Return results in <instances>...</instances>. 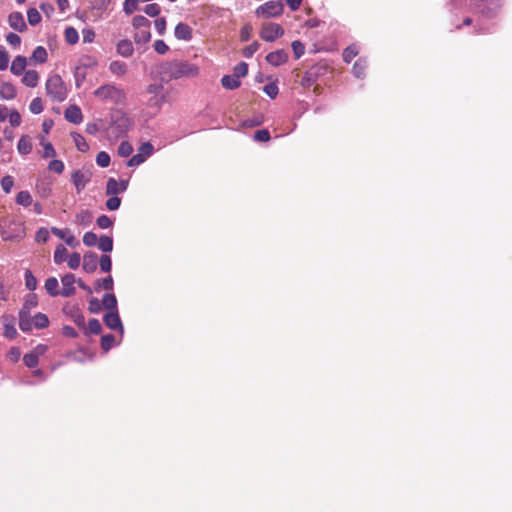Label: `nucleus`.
Returning a JSON list of instances; mask_svg holds the SVG:
<instances>
[{
  "label": "nucleus",
  "instance_id": "obj_50",
  "mask_svg": "<svg viewBox=\"0 0 512 512\" xmlns=\"http://www.w3.org/2000/svg\"><path fill=\"white\" fill-rule=\"evenodd\" d=\"M133 152V146L128 141H122L118 147V154L121 157H129Z\"/></svg>",
  "mask_w": 512,
  "mask_h": 512
},
{
  "label": "nucleus",
  "instance_id": "obj_17",
  "mask_svg": "<svg viewBox=\"0 0 512 512\" xmlns=\"http://www.w3.org/2000/svg\"><path fill=\"white\" fill-rule=\"evenodd\" d=\"M8 23L16 31L23 32L26 29L24 17L20 12H12L8 17Z\"/></svg>",
  "mask_w": 512,
  "mask_h": 512
},
{
  "label": "nucleus",
  "instance_id": "obj_5",
  "mask_svg": "<svg viewBox=\"0 0 512 512\" xmlns=\"http://www.w3.org/2000/svg\"><path fill=\"white\" fill-rule=\"evenodd\" d=\"M26 236V227L23 222L11 221L1 230V237L4 241H20Z\"/></svg>",
  "mask_w": 512,
  "mask_h": 512
},
{
  "label": "nucleus",
  "instance_id": "obj_35",
  "mask_svg": "<svg viewBox=\"0 0 512 512\" xmlns=\"http://www.w3.org/2000/svg\"><path fill=\"white\" fill-rule=\"evenodd\" d=\"M113 125H115L120 133L126 132L130 125L131 121L130 118L126 114H121L114 122Z\"/></svg>",
  "mask_w": 512,
  "mask_h": 512
},
{
  "label": "nucleus",
  "instance_id": "obj_39",
  "mask_svg": "<svg viewBox=\"0 0 512 512\" xmlns=\"http://www.w3.org/2000/svg\"><path fill=\"white\" fill-rule=\"evenodd\" d=\"M48 325L49 319L46 314L39 312L33 317L32 328L35 327L37 329H44L48 327Z\"/></svg>",
  "mask_w": 512,
  "mask_h": 512
},
{
  "label": "nucleus",
  "instance_id": "obj_3",
  "mask_svg": "<svg viewBox=\"0 0 512 512\" xmlns=\"http://www.w3.org/2000/svg\"><path fill=\"white\" fill-rule=\"evenodd\" d=\"M471 7L483 19H492L501 8V0H471Z\"/></svg>",
  "mask_w": 512,
  "mask_h": 512
},
{
  "label": "nucleus",
  "instance_id": "obj_49",
  "mask_svg": "<svg viewBox=\"0 0 512 512\" xmlns=\"http://www.w3.org/2000/svg\"><path fill=\"white\" fill-rule=\"evenodd\" d=\"M25 285L29 291H34L37 287V279L29 269L25 271Z\"/></svg>",
  "mask_w": 512,
  "mask_h": 512
},
{
  "label": "nucleus",
  "instance_id": "obj_51",
  "mask_svg": "<svg viewBox=\"0 0 512 512\" xmlns=\"http://www.w3.org/2000/svg\"><path fill=\"white\" fill-rule=\"evenodd\" d=\"M248 74V65L245 62L238 63L233 69V75L239 80Z\"/></svg>",
  "mask_w": 512,
  "mask_h": 512
},
{
  "label": "nucleus",
  "instance_id": "obj_27",
  "mask_svg": "<svg viewBox=\"0 0 512 512\" xmlns=\"http://www.w3.org/2000/svg\"><path fill=\"white\" fill-rule=\"evenodd\" d=\"M221 85L227 90H234L240 87L241 81L234 75H224L221 78Z\"/></svg>",
  "mask_w": 512,
  "mask_h": 512
},
{
  "label": "nucleus",
  "instance_id": "obj_58",
  "mask_svg": "<svg viewBox=\"0 0 512 512\" xmlns=\"http://www.w3.org/2000/svg\"><path fill=\"white\" fill-rule=\"evenodd\" d=\"M74 78L76 82V86L80 87L83 81L86 78V69L85 67L77 66L74 71Z\"/></svg>",
  "mask_w": 512,
  "mask_h": 512
},
{
  "label": "nucleus",
  "instance_id": "obj_63",
  "mask_svg": "<svg viewBox=\"0 0 512 512\" xmlns=\"http://www.w3.org/2000/svg\"><path fill=\"white\" fill-rule=\"evenodd\" d=\"M138 152L143 155L144 158H148L151 156L154 152V147L150 142H144L141 144V146L138 148Z\"/></svg>",
  "mask_w": 512,
  "mask_h": 512
},
{
  "label": "nucleus",
  "instance_id": "obj_55",
  "mask_svg": "<svg viewBox=\"0 0 512 512\" xmlns=\"http://www.w3.org/2000/svg\"><path fill=\"white\" fill-rule=\"evenodd\" d=\"M48 169L57 174H61V173H63V171L65 169V165L62 160L53 159L49 162Z\"/></svg>",
  "mask_w": 512,
  "mask_h": 512
},
{
  "label": "nucleus",
  "instance_id": "obj_57",
  "mask_svg": "<svg viewBox=\"0 0 512 512\" xmlns=\"http://www.w3.org/2000/svg\"><path fill=\"white\" fill-rule=\"evenodd\" d=\"M23 361L28 368H35L39 364V358L32 352L25 354Z\"/></svg>",
  "mask_w": 512,
  "mask_h": 512
},
{
  "label": "nucleus",
  "instance_id": "obj_30",
  "mask_svg": "<svg viewBox=\"0 0 512 512\" xmlns=\"http://www.w3.org/2000/svg\"><path fill=\"white\" fill-rule=\"evenodd\" d=\"M22 82L28 87H36L39 82V75L35 70H28L24 73Z\"/></svg>",
  "mask_w": 512,
  "mask_h": 512
},
{
  "label": "nucleus",
  "instance_id": "obj_7",
  "mask_svg": "<svg viewBox=\"0 0 512 512\" xmlns=\"http://www.w3.org/2000/svg\"><path fill=\"white\" fill-rule=\"evenodd\" d=\"M284 35V29L277 23L268 22L262 25L260 37L266 42H274Z\"/></svg>",
  "mask_w": 512,
  "mask_h": 512
},
{
  "label": "nucleus",
  "instance_id": "obj_46",
  "mask_svg": "<svg viewBox=\"0 0 512 512\" xmlns=\"http://www.w3.org/2000/svg\"><path fill=\"white\" fill-rule=\"evenodd\" d=\"M358 54V48L356 45H350L343 51V60L346 63H350Z\"/></svg>",
  "mask_w": 512,
  "mask_h": 512
},
{
  "label": "nucleus",
  "instance_id": "obj_12",
  "mask_svg": "<svg viewBox=\"0 0 512 512\" xmlns=\"http://www.w3.org/2000/svg\"><path fill=\"white\" fill-rule=\"evenodd\" d=\"M74 274L68 273L61 277L62 289L61 296L70 297L75 294L74 284L76 283Z\"/></svg>",
  "mask_w": 512,
  "mask_h": 512
},
{
  "label": "nucleus",
  "instance_id": "obj_2",
  "mask_svg": "<svg viewBox=\"0 0 512 512\" xmlns=\"http://www.w3.org/2000/svg\"><path fill=\"white\" fill-rule=\"evenodd\" d=\"M95 97L104 102H110L115 105L122 104L126 99L124 90L112 84H104L94 91Z\"/></svg>",
  "mask_w": 512,
  "mask_h": 512
},
{
  "label": "nucleus",
  "instance_id": "obj_59",
  "mask_svg": "<svg viewBox=\"0 0 512 512\" xmlns=\"http://www.w3.org/2000/svg\"><path fill=\"white\" fill-rule=\"evenodd\" d=\"M98 237L94 232L88 231L83 236V243L87 247H93L97 244Z\"/></svg>",
  "mask_w": 512,
  "mask_h": 512
},
{
  "label": "nucleus",
  "instance_id": "obj_53",
  "mask_svg": "<svg viewBox=\"0 0 512 512\" xmlns=\"http://www.w3.org/2000/svg\"><path fill=\"white\" fill-rule=\"evenodd\" d=\"M260 44L258 41L252 42L242 50V55L245 58H251L259 49Z\"/></svg>",
  "mask_w": 512,
  "mask_h": 512
},
{
  "label": "nucleus",
  "instance_id": "obj_56",
  "mask_svg": "<svg viewBox=\"0 0 512 512\" xmlns=\"http://www.w3.org/2000/svg\"><path fill=\"white\" fill-rule=\"evenodd\" d=\"M143 11L149 17H157L161 12V8L157 3H151V4H147L144 7Z\"/></svg>",
  "mask_w": 512,
  "mask_h": 512
},
{
  "label": "nucleus",
  "instance_id": "obj_61",
  "mask_svg": "<svg viewBox=\"0 0 512 512\" xmlns=\"http://www.w3.org/2000/svg\"><path fill=\"white\" fill-rule=\"evenodd\" d=\"M291 46H292V50H293L295 59H299L302 55H304L305 46L301 41L295 40L292 42Z\"/></svg>",
  "mask_w": 512,
  "mask_h": 512
},
{
  "label": "nucleus",
  "instance_id": "obj_28",
  "mask_svg": "<svg viewBox=\"0 0 512 512\" xmlns=\"http://www.w3.org/2000/svg\"><path fill=\"white\" fill-rule=\"evenodd\" d=\"M45 289L47 293L52 297L61 295V290H59V283L55 277H50L45 281Z\"/></svg>",
  "mask_w": 512,
  "mask_h": 512
},
{
  "label": "nucleus",
  "instance_id": "obj_31",
  "mask_svg": "<svg viewBox=\"0 0 512 512\" xmlns=\"http://www.w3.org/2000/svg\"><path fill=\"white\" fill-rule=\"evenodd\" d=\"M17 150L22 155H27L32 151V143L27 135L21 136L17 144Z\"/></svg>",
  "mask_w": 512,
  "mask_h": 512
},
{
  "label": "nucleus",
  "instance_id": "obj_47",
  "mask_svg": "<svg viewBox=\"0 0 512 512\" xmlns=\"http://www.w3.org/2000/svg\"><path fill=\"white\" fill-rule=\"evenodd\" d=\"M67 265L70 269H77L80 266L81 263V256L79 253L74 252L67 256L66 260Z\"/></svg>",
  "mask_w": 512,
  "mask_h": 512
},
{
  "label": "nucleus",
  "instance_id": "obj_11",
  "mask_svg": "<svg viewBox=\"0 0 512 512\" xmlns=\"http://www.w3.org/2000/svg\"><path fill=\"white\" fill-rule=\"evenodd\" d=\"M63 312L81 329H85V317L77 305L64 306Z\"/></svg>",
  "mask_w": 512,
  "mask_h": 512
},
{
  "label": "nucleus",
  "instance_id": "obj_20",
  "mask_svg": "<svg viewBox=\"0 0 512 512\" xmlns=\"http://www.w3.org/2000/svg\"><path fill=\"white\" fill-rule=\"evenodd\" d=\"M51 232L58 238L63 239L65 243L72 248H75L79 244V242L73 235L68 234V231L62 230L57 227H52Z\"/></svg>",
  "mask_w": 512,
  "mask_h": 512
},
{
  "label": "nucleus",
  "instance_id": "obj_32",
  "mask_svg": "<svg viewBox=\"0 0 512 512\" xmlns=\"http://www.w3.org/2000/svg\"><path fill=\"white\" fill-rule=\"evenodd\" d=\"M109 71L116 76H123L127 72V65L122 61H112L109 64Z\"/></svg>",
  "mask_w": 512,
  "mask_h": 512
},
{
  "label": "nucleus",
  "instance_id": "obj_19",
  "mask_svg": "<svg viewBox=\"0 0 512 512\" xmlns=\"http://www.w3.org/2000/svg\"><path fill=\"white\" fill-rule=\"evenodd\" d=\"M65 119L73 124H80L83 120L81 109L76 105H71L65 110Z\"/></svg>",
  "mask_w": 512,
  "mask_h": 512
},
{
  "label": "nucleus",
  "instance_id": "obj_21",
  "mask_svg": "<svg viewBox=\"0 0 512 512\" xmlns=\"http://www.w3.org/2000/svg\"><path fill=\"white\" fill-rule=\"evenodd\" d=\"M19 328L23 332H30L32 330L33 318L31 317L30 311L20 310L19 311Z\"/></svg>",
  "mask_w": 512,
  "mask_h": 512
},
{
  "label": "nucleus",
  "instance_id": "obj_48",
  "mask_svg": "<svg viewBox=\"0 0 512 512\" xmlns=\"http://www.w3.org/2000/svg\"><path fill=\"white\" fill-rule=\"evenodd\" d=\"M27 19L31 26H35L40 23L41 15L36 8H30L27 11Z\"/></svg>",
  "mask_w": 512,
  "mask_h": 512
},
{
  "label": "nucleus",
  "instance_id": "obj_54",
  "mask_svg": "<svg viewBox=\"0 0 512 512\" xmlns=\"http://www.w3.org/2000/svg\"><path fill=\"white\" fill-rule=\"evenodd\" d=\"M110 160V155L105 151L99 152L96 156V163L98 166L102 168L108 167L110 164Z\"/></svg>",
  "mask_w": 512,
  "mask_h": 512
},
{
  "label": "nucleus",
  "instance_id": "obj_16",
  "mask_svg": "<svg viewBox=\"0 0 512 512\" xmlns=\"http://www.w3.org/2000/svg\"><path fill=\"white\" fill-rule=\"evenodd\" d=\"M176 39L182 41H190L193 37L192 28L183 22L178 23L174 29Z\"/></svg>",
  "mask_w": 512,
  "mask_h": 512
},
{
  "label": "nucleus",
  "instance_id": "obj_29",
  "mask_svg": "<svg viewBox=\"0 0 512 512\" xmlns=\"http://www.w3.org/2000/svg\"><path fill=\"white\" fill-rule=\"evenodd\" d=\"M134 42L138 45H143L151 40L150 29H136L134 34Z\"/></svg>",
  "mask_w": 512,
  "mask_h": 512
},
{
  "label": "nucleus",
  "instance_id": "obj_22",
  "mask_svg": "<svg viewBox=\"0 0 512 512\" xmlns=\"http://www.w3.org/2000/svg\"><path fill=\"white\" fill-rule=\"evenodd\" d=\"M116 51L122 57L128 58L133 55V52H134L133 44L128 39L120 40L116 45Z\"/></svg>",
  "mask_w": 512,
  "mask_h": 512
},
{
  "label": "nucleus",
  "instance_id": "obj_36",
  "mask_svg": "<svg viewBox=\"0 0 512 512\" xmlns=\"http://www.w3.org/2000/svg\"><path fill=\"white\" fill-rule=\"evenodd\" d=\"M16 203L23 207L32 205L33 199L29 191L23 190L16 195Z\"/></svg>",
  "mask_w": 512,
  "mask_h": 512
},
{
  "label": "nucleus",
  "instance_id": "obj_9",
  "mask_svg": "<svg viewBox=\"0 0 512 512\" xmlns=\"http://www.w3.org/2000/svg\"><path fill=\"white\" fill-rule=\"evenodd\" d=\"M128 188V180H116L115 178H109L106 183V195L117 196L118 194L124 193Z\"/></svg>",
  "mask_w": 512,
  "mask_h": 512
},
{
  "label": "nucleus",
  "instance_id": "obj_34",
  "mask_svg": "<svg viewBox=\"0 0 512 512\" xmlns=\"http://www.w3.org/2000/svg\"><path fill=\"white\" fill-rule=\"evenodd\" d=\"M71 137L75 143L76 148L80 152H87L89 150V145L83 135L77 132H73L71 133Z\"/></svg>",
  "mask_w": 512,
  "mask_h": 512
},
{
  "label": "nucleus",
  "instance_id": "obj_23",
  "mask_svg": "<svg viewBox=\"0 0 512 512\" xmlns=\"http://www.w3.org/2000/svg\"><path fill=\"white\" fill-rule=\"evenodd\" d=\"M16 97V89L10 82H3L0 85V98L2 100H12Z\"/></svg>",
  "mask_w": 512,
  "mask_h": 512
},
{
  "label": "nucleus",
  "instance_id": "obj_1",
  "mask_svg": "<svg viewBox=\"0 0 512 512\" xmlns=\"http://www.w3.org/2000/svg\"><path fill=\"white\" fill-rule=\"evenodd\" d=\"M199 73L196 65L184 60H172L160 66V74L168 80L195 77Z\"/></svg>",
  "mask_w": 512,
  "mask_h": 512
},
{
  "label": "nucleus",
  "instance_id": "obj_25",
  "mask_svg": "<svg viewBox=\"0 0 512 512\" xmlns=\"http://www.w3.org/2000/svg\"><path fill=\"white\" fill-rule=\"evenodd\" d=\"M114 288V280L111 275L105 278L98 279L94 283V291L99 292L101 289L112 291Z\"/></svg>",
  "mask_w": 512,
  "mask_h": 512
},
{
  "label": "nucleus",
  "instance_id": "obj_37",
  "mask_svg": "<svg viewBox=\"0 0 512 512\" xmlns=\"http://www.w3.org/2000/svg\"><path fill=\"white\" fill-rule=\"evenodd\" d=\"M83 330L86 335H88V334L98 335L102 331V326L98 319L92 318L88 322V327L85 326V329H83Z\"/></svg>",
  "mask_w": 512,
  "mask_h": 512
},
{
  "label": "nucleus",
  "instance_id": "obj_10",
  "mask_svg": "<svg viewBox=\"0 0 512 512\" xmlns=\"http://www.w3.org/2000/svg\"><path fill=\"white\" fill-rule=\"evenodd\" d=\"M103 321L109 329L119 331L121 335L124 334V327L118 311L107 312L103 317Z\"/></svg>",
  "mask_w": 512,
  "mask_h": 512
},
{
  "label": "nucleus",
  "instance_id": "obj_41",
  "mask_svg": "<svg viewBox=\"0 0 512 512\" xmlns=\"http://www.w3.org/2000/svg\"><path fill=\"white\" fill-rule=\"evenodd\" d=\"M132 25L136 29H150L151 22L142 15L134 16L132 19Z\"/></svg>",
  "mask_w": 512,
  "mask_h": 512
},
{
  "label": "nucleus",
  "instance_id": "obj_44",
  "mask_svg": "<svg viewBox=\"0 0 512 512\" xmlns=\"http://www.w3.org/2000/svg\"><path fill=\"white\" fill-rule=\"evenodd\" d=\"M98 265L100 266V270L104 273H109L112 269V260L111 257L107 254H103L98 259Z\"/></svg>",
  "mask_w": 512,
  "mask_h": 512
},
{
  "label": "nucleus",
  "instance_id": "obj_33",
  "mask_svg": "<svg viewBox=\"0 0 512 512\" xmlns=\"http://www.w3.org/2000/svg\"><path fill=\"white\" fill-rule=\"evenodd\" d=\"M367 68V61L364 58H359L352 67L353 75L357 78H363L365 76V70Z\"/></svg>",
  "mask_w": 512,
  "mask_h": 512
},
{
  "label": "nucleus",
  "instance_id": "obj_40",
  "mask_svg": "<svg viewBox=\"0 0 512 512\" xmlns=\"http://www.w3.org/2000/svg\"><path fill=\"white\" fill-rule=\"evenodd\" d=\"M67 249L63 244H58L56 246V249L54 251V262L55 264H61L63 263L67 258Z\"/></svg>",
  "mask_w": 512,
  "mask_h": 512
},
{
  "label": "nucleus",
  "instance_id": "obj_45",
  "mask_svg": "<svg viewBox=\"0 0 512 512\" xmlns=\"http://www.w3.org/2000/svg\"><path fill=\"white\" fill-rule=\"evenodd\" d=\"M76 221L82 226H88L92 221V213L89 210H82L76 215Z\"/></svg>",
  "mask_w": 512,
  "mask_h": 512
},
{
  "label": "nucleus",
  "instance_id": "obj_52",
  "mask_svg": "<svg viewBox=\"0 0 512 512\" xmlns=\"http://www.w3.org/2000/svg\"><path fill=\"white\" fill-rule=\"evenodd\" d=\"M115 342V336L113 334L103 335L101 338V348L104 351H109Z\"/></svg>",
  "mask_w": 512,
  "mask_h": 512
},
{
  "label": "nucleus",
  "instance_id": "obj_4",
  "mask_svg": "<svg viewBox=\"0 0 512 512\" xmlns=\"http://www.w3.org/2000/svg\"><path fill=\"white\" fill-rule=\"evenodd\" d=\"M46 92L54 101L62 102L67 97V90L60 75H51L46 81Z\"/></svg>",
  "mask_w": 512,
  "mask_h": 512
},
{
  "label": "nucleus",
  "instance_id": "obj_18",
  "mask_svg": "<svg viewBox=\"0 0 512 512\" xmlns=\"http://www.w3.org/2000/svg\"><path fill=\"white\" fill-rule=\"evenodd\" d=\"M3 335L8 339H13L17 336V330L15 328V319L11 315L3 316Z\"/></svg>",
  "mask_w": 512,
  "mask_h": 512
},
{
  "label": "nucleus",
  "instance_id": "obj_43",
  "mask_svg": "<svg viewBox=\"0 0 512 512\" xmlns=\"http://www.w3.org/2000/svg\"><path fill=\"white\" fill-rule=\"evenodd\" d=\"M65 40L68 44H76L79 40L78 31L74 27H67L64 32Z\"/></svg>",
  "mask_w": 512,
  "mask_h": 512
},
{
  "label": "nucleus",
  "instance_id": "obj_15",
  "mask_svg": "<svg viewBox=\"0 0 512 512\" xmlns=\"http://www.w3.org/2000/svg\"><path fill=\"white\" fill-rule=\"evenodd\" d=\"M35 189L40 198L46 199L52 194V182L48 179H37Z\"/></svg>",
  "mask_w": 512,
  "mask_h": 512
},
{
  "label": "nucleus",
  "instance_id": "obj_8",
  "mask_svg": "<svg viewBox=\"0 0 512 512\" xmlns=\"http://www.w3.org/2000/svg\"><path fill=\"white\" fill-rule=\"evenodd\" d=\"M92 174L86 169H77L71 173V182L75 186L77 193H81L86 185L91 181Z\"/></svg>",
  "mask_w": 512,
  "mask_h": 512
},
{
  "label": "nucleus",
  "instance_id": "obj_38",
  "mask_svg": "<svg viewBox=\"0 0 512 512\" xmlns=\"http://www.w3.org/2000/svg\"><path fill=\"white\" fill-rule=\"evenodd\" d=\"M97 244L98 248L105 253L111 252L113 250V239L107 235H102L98 239Z\"/></svg>",
  "mask_w": 512,
  "mask_h": 512
},
{
  "label": "nucleus",
  "instance_id": "obj_62",
  "mask_svg": "<svg viewBox=\"0 0 512 512\" xmlns=\"http://www.w3.org/2000/svg\"><path fill=\"white\" fill-rule=\"evenodd\" d=\"M263 91L268 97L274 99L279 93V88L276 83H268L264 86Z\"/></svg>",
  "mask_w": 512,
  "mask_h": 512
},
{
  "label": "nucleus",
  "instance_id": "obj_24",
  "mask_svg": "<svg viewBox=\"0 0 512 512\" xmlns=\"http://www.w3.org/2000/svg\"><path fill=\"white\" fill-rule=\"evenodd\" d=\"M26 64H27V61L24 56H20V55L16 56L14 58V60L12 61V64L10 66V71L13 74L19 76L25 71Z\"/></svg>",
  "mask_w": 512,
  "mask_h": 512
},
{
  "label": "nucleus",
  "instance_id": "obj_13",
  "mask_svg": "<svg viewBox=\"0 0 512 512\" xmlns=\"http://www.w3.org/2000/svg\"><path fill=\"white\" fill-rule=\"evenodd\" d=\"M288 57V52L286 50L278 49L276 51L268 53L265 59L270 65L278 67L286 63Z\"/></svg>",
  "mask_w": 512,
  "mask_h": 512
},
{
  "label": "nucleus",
  "instance_id": "obj_26",
  "mask_svg": "<svg viewBox=\"0 0 512 512\" xmlns=\"http://www.w3.org/2000/svg\"><path fill=\"white\" fill-rule=\"evenodd\" d=\"M102 307H104L108 312L118 311L117 308V299L113 293H106L102 297L101 300Z\"/></svg>",
  "mask_w": 512,
  "mask_h": 512
},
{
  "label": "nucleus",
  "instance_id": "obj_14",
  "mask_svg": "<svg viewBox=\"0 0 512 512\" xmlns=\"http://www.w3.org/2000/svg\"><path fill=\"white\" fill-rule=\"evenodd\" d=\"M98 256L95 252L88 251L83 256L82 269L86 273H93L98 266Z\"/></svg>",
  "mask_w": 512,
  "mask_h": 512
},
{
  "label": "nucleus",
  "instance_id": "obj_60",
  "mask_svg": "<svg viewBox=\"0 0 512 512\" xmlns=\"http://www.w3.org/2000/svg\"><path fill=\"white\" fill-rule=\"evenodd\" d=\"M29 109L33 114H40L44 109L42 99L39 97L34 98L30 103Z\"/></svg>",
  "mask_w": 512,
  "mask_h": 512
},
{
  "label": "nucleus",
  "instance_id": "obj_6",
  "mask_svg": "<svg viewBox=\"0 0 512 512\" xmlns=\"http://www.w3.org/2000/svg\"><path fill=\"white\" fill-rule=\"evenodd\" d=\"M284 6L280 1H268L260 5L255 13L266 18L277 17L283 13Z\"/></svg>",
  "mask_w": 512,
  "mask_h": 512
},
{
  "label": "nucleus",
  "instance_id": "obj_64",
  "mask_svg": "<svg viewBox=\"0 0 512 512\" xmlns=\"http://www.w3.org/2000/svg\"><path fill=\"white\" fill-rule=\"evenodd\" d=\"M105 205L109 211H115L119 209L121 205V199L118 196H111L107 199Z\"/></svg>",
  "mask_w": 512,
  "mask_h": 512
},
{
  "label": "nucleus",
  "instance_id": "obj_42",
  "mask_svg": "<svg viewBox=\"0 0 512 512\" xmlns=\"http://www.w3.org/2000/svg\"><path fill=\"white\" fill-rule=\"evenodd\" d=\"M47 50L43 46H37L33 53L32 59L38 63H45L47 61Z\"/></svg>",
  "mask_w": 512,
  "mask_h": 512
}]
</instances>
